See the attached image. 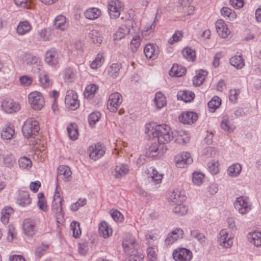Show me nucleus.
I'll return each instance as SVG.
<instances>
[{
  "label": "nucleus",
  "instance_id": "1",
  "mask_svg": "<svg viewBox=\"0 0 261 261\" xmlns=\"http://www.w3.org/2000/svg\"><path fill=\"white\" fill-rule=\"evenodd\" d=\"M145 132L150 138L152 137L153 138H156L160 144H165L170 142L175 136L172 132H170L169 126L166 124H147Z\"/></svg>",
  "mask_w": 261,
  "mask_h": 261
},
{
  "label": "nucleus",
  "instance_id": "2",
  "mask_svg": "<svg viewBox=\"0 0 261 261\" xmlns=\"http://www.w3.org/2000/svg\"><path fill=\"white\" fill-rule=\"evenodd\" d=\"M40 130L39 123L32 119H27L22 127L23 136L27 138H35Z\"/></svg>",
  "mask_w": 261,
  "mask_h": 261
},
{
  "label": "nucleus",
  "instance_id": "3",
  "mask_svg": "<svg viewBox=\"0 0 261 261\" xmlns=\"http://www.w3.org/2000/svg\"><path fill=\"white\" fill-rule=\"evenodd\" d=\"M63 199L60 197L59 193L56 191L51 204V211L55 214L57 220L64 218V213L62 208Z\"/></svg>",
  "mask_w": 261,
  "mask_h": 261
},
{
  "label": "nucleus",
  "instance_id": "4",
  "mask_svg": "<svg viewBox=\"0 0 261 261\" xmlns=\"http://www.w3.org/2000/svg\"><path fill=\"white\" fill-rule=\"evenodd\" d=\"M29 102L31 107L35 110H40L44 105V98L42 94L37 91L30 93L28 95Z\"/></svg>",
  "mask_w": 261,
  "mask_h": 261
},
{
  "label": "nucleus",
  "instance_id": "5",
  "mask_svg": "<svg viewBox=\"0 0 261 261\" xmlns=\"http://www.w3.org/2000/svg\"><path fill=\"white\" fill-rule=\"evenodd\" d=\"M65 103L67 108L71 110H75L80 107V101L78 95L74 91L69 90L66 92Z\"/></svg>",
  "mask_w": 261,
  "mask_h": 261
},
{
  "label": "nucleus",
  "instance_id": "6",
  "mask_svg": "<svg viewBox=\"0 0 261 261\" xmlns=\"http://www.w3.org/2000/svg\"><path fill=\"white\" fill-rule=\"evenodd\" d=\"M234 206L236 210L241 214L248 213L252 207V205L247 197H239L234 202Z\"/></svg>",
  "mask_w": 261,
  "mask_h": 261
},
{
  "label": "nucleus",
  "instance_id": "7",
  "mask_svg": "<svg viewBox=\"0 0 261 261\" xmlns=\"http://www.w3.org/2000/svg\"><path fill=\"white\" fill-rule=\"evenodd\" d=\"M172 255L176 261H190L193 256L192 252L186 248H178L174 250Z\"/></svg>",
  "mask_w": 261,
  "mask_h": 261
},
{
  "label": "nucleus",
  "instance_id": "8",
  "mask_svg": "<svg viewBox=\"0 0 261 261\" xmlns=\"http://www.w3.org/2000/svg\"><path fill=\"white\" fill-rule=\"evenodd\" d=\"M167 148L163 144L153 143L149 147L147 154L150 157L163 155L167 151Z\"/></svg>",
  "mask_w": 261,
  "mask_h": 261
},
{
  "label": "nucleus",
  "instance_id": "9",
  "mask_svg": "<svg viewBox=\"0 0 261 261\" xmlns=\"http://www.w3.org/2000/svg\"><path fill=\"white\" fill-rule=\"evenodd\" d=\"M123 9V4L119 0L111 1L108 5V11L111 18L116 19L120 16Z\"/></svg>",
  "mask_w": 261,
  "mask_h": 261
},
{
  "label": "nucleus",
  "instance_id": "10",
  "mask_svg": "<svg viewBox=\"0 0 261 261\" xmlns=\"http://www.w3.org/2000/svg\"><path fill=\"white\" fill-rule=\"evenodd\" d=\"M121 97V95L117 92L110 95L108 102V108L111 112H116L117 108L122 102Z\"/></svg>",
  "mask_w": 261,
  "mask_h": 261
},
{
  "label": "nucleus",
  "instance_id": "11",
  "mask_svg": "<svg viewBox=\"0 0 261 261\" xmlns=\"http://www.w3.org/2000/svg\"><path fill=\"white\" fill-rule=\"evenodd\" d=\"M174 160L178 168H184L185 165L190 164L193 162V159L188 152H184L180 154H177Z\"/></svg>",
  "mask_w": 261,
  "mask_h": 261
},
{
  "label": "nucleus",
  "instance_id": "12",
  "mask_svg": "<svg viewBox=\"0 0 261 261\" xmlns=\"http://www.w3.org/2000/svg\"><path fill=\"white\" fill-rule=\"evenodd\" d=\"M90 158L96 161L102 156L105 154V151L103 147L98 144L95 145L94 147L91 146L88 149Z\"/></svg>",
  "mask_w": 261,
  "mask_h": 261
},
{
  "label": "nucleus",
  "instance_id": "13",
  "mask_svg": "<svg viewBox=\"0 0 261 261\" xmlns=\"http://www.w3.org/2000/svg\"><path fill=\"white\" fill-rule=\"evenodd\" d=\"M220 237L218 238V242L219 244L225 248H228L232 244V240L231 237H228V233L226 229H222L220 233Z\"/></svg>",
  "mask_w": 261,
  "mask_h": 261
},
{
  "label": "nucleus",
  "instance_id": "14",
  "mask_svg": "<svg viewBox=\"0 0 261 261\" xmlns=\"http://www.w3.org/2000/svg\"><path fill=\"white\" fill-rule=\"evenodd\" d=\"M2 107L4 111L7 113H15L20 109L19 105L11 99L3 101L2 104Z\"/></svg>",
  "mask_w": 261,
  "mask_h": 261
},
{
  "label": "nucleus",
  "instance_id": "15",
  "mask_svg": "<svg viewBox=\"0 0 261 261\" xmlns=\"http://www.w3.org/2000/svg\"><path fill=\"white\" fill-rule=\"evenodd\" d=\"M144 52L147 58L155 59L159 53V47L156 44L149 43L145 46Z\"/></svg>",
  "mask_w": 261,
  "mask_h": 261
},
{
  "label": "nucleus",
  "instance_id": "16",
  "mask_svg": "<svg viewBox=\"0 0 261 261\" xmlns=\"http://www.w3.org/2000/svg\"><path fill=\"white\" fill-rule=\"evenodd\" d=\"M183 235L184 231L182 229L177 228L168 234L165 239V243L168 245L172 244L178 239L182 238Z\"/></svg>",
  "mask_w": 261,
  "mask_h": 261
},
{
  "label": "nucleus",
  "instance_id": "17",
  "mask_svg": "<svg viewBox=\"0 0 261 261\" xmlns=\"http://www.w3.org/2000/svg\"><path fill=\"white\" fill-rule=\"evenodd\" d=\"M198 119L197 115L193 112H187L181 114L179 117L180 122L184 124H192Z\"/></svg>",
  "mask_w": 261,
  "mask_h": 261
},
{
  "label": "nucleus",
  "instance_id": "18",
  "mask_svg": "<svg viewBox=\"0 0 261 261\" xmlns=\"http://www.w3.org/2000/svg\"><path fill=\"white\" fill-rule=\"evenodd\" d=\"M59 54L57 51L48 50L45 54V62L50 65H56L59 64Z\"/></svg>",
  "mask_w": 261,
  "mask_h": 261
},
{
  "label": "nucleus",
  "instance_id": "19",
  "mask_svg": "<svg viewBox=\"0 0 261 261\" xmlns=\"http://www.w3.org/2000/svg\"><path fill=\"white\" fill-rule=\"evenodd\" d=\"M35 222L31 219H26L23 223L24 233L28 237H32L35 234Z\"/></svg>",
  "mask_w": 261,
  "mask_h": 261
},
{
  "label": "nucleus",
  "instance_id": "20",
  "mask_svg": "<svg viewBox=\"0 0 261 261\" xmlns=\"http://www.w3.org/2000/svg\"><path fill=\"white\" fill-rule=\"evenodd\" d=\"M71 175V171L69 167L61 165L58 168V174L57 176V182L60 179H64L68 180Z\"/></svg>",
  "mask_w": 261,
  "mask_h": 261
},
{
  "label": "nucleus",
  "instance_id": "21",
  "mask_svg": "<svg viewBox=\"0 0 261 261\" xmlns=\"http://www.w3.org/2000/svg\"><path fill=\"white\" fill-rule=\"evenodd\" d=\"M54 24L56 29L63 31L67 30L69 27L66 17L63 15H59L56 17Z\"/></svg>",
  "mask_w": 261,
  "mask_h": 261
},
{
  "label": "nucleus",
  "instance_id": "22",
  "mask_svg": "<svg viewBox=\"0 0 261 261\" xmlns=\"http://www.w3.org/2000/svg\"><path fill=\"white\" fill-rule=\"evenodd\" d=\"M16 203L21 206H25L30 204L31 203V199L28 192L20 191L17 198Z\"/></svg>",
  "mask_w": 261,
  "mask_h": 261
},
{
  "label": "nucleus",
  "instance_id": "23",
  "mask_svg": "<svg viewBox=\"0 0 261 261\" xmlns=\"http://www.w3.org/2000/svg\"><path fill=\"white\" fill-rule=\"evenodd\" d=\"M77 71L73 67L69 66L63 72V77L65 82L71 83L76 78Z\"/></svg>",
  "mask_w": 261,
  "mask_h": 261
},
{
  "label": "nucleus",
  "instance_id": "24",
  "mask_svg": "<svg viewBox=\"0 0 261 261\" xmlns=\"http://www.w3.org/2000/svg\"><path fill=\"white\" fill-rule=\"evenodd\" d=\"M208 72L206 70H200L196 71V75L193 78V83L195 86H200L204 81Z\"/></svg>",
  "mask_w": 261,
  "mask_h": 261
},
{
  "label": "nucleus",
  "instance_id": "25",
  "mask_svg": "<svg viewBox=\"0 0 261 261\" xmlns=\"http://www.w3.org/2000/svg\"><path fill=\"white\" fill-rule=\"evenodd\" d=\"M195 97V94L190 91H180L177 94V97L178 100H183L185 102H190Z\"/></svg>",
  "mask_w": 261,
  "mask_h": 261
},
{
  "label": "nucleus",
  "instance_id": "26",
  "mask_svg": "<svg viewBox=\"0 0 261 261\" xmlns=\"http://www.w3.org/2000/svg\"><path fill=\"white\" fill-rule=\"evenodd\" d=\"M128 170L126 165H122L116 166L112 172V174L116 178H120L125 176L128 172Z\"/></svg>",
  "mask_w": 261,
  "mask_h": 261
},
{
  "label": "nucleus",
  "instance_id": "27",
  "mask_svg": "<svg viewBox=\"0 0 261 261\" xmlns=\"http://www.w3.org/2000/svg\"><path fill=\"white\" fill-rule=\"evenodd\" d=\"M22 63L28 65H32L33 64L38 65L40 63V61L38 57L30 54H26L22 58Z\"/></svg>",
  "mask_w": 261,
  "mask_h": 261
},
{
  "label": "nucleus",
  "instance_id": "28",
  "mask_svg": "<svg viewBox=\"0 0 261 261\" xmlns=\"http://www.w3.org/2000/svg\"><path fill=\"white\" fill-rule=\"evenodd\" d=\"M130 32V29L125 24L121 25L114 35V40H121Z\"/></svg>",
  "mask_w": 261,
  "mask_h": 261
},
{
  "label": "nucleus",
  "instance_id": "29",
  "mask_svg": "<svg viewBox=\"0 0 261 261\" xmlns=\"http://www.w3.org/2000/svg\"><path fill=\"white\" fill-rule=\"evenodd\" d=\"M32 27L27 21H21L17 25L16 31L19 35H23L31 30Z\"/></svg>",
  "mask_w": 261,
  "mask_h": 261
},
{
  "label": "nucleus",
  "instance_id": "30",
  "mask_svg": "<svg viewBox=\"0 0 261 261\" xmlns=\"http://www.w3.org/2000/svg\"><path fill=\"white\" fill-rule=\"evenodd\" d=\"M101 15V11L96 8H92L87 10L84 15L88 19L93 20L97 18Z\"/></svg>",
  "mask_w": 261,
  "mask_h": 261
},
{
  "label": "nucleus",
  "instance_id": "31",
  "mask_svg": "<svg viewBox=\"0 0 261 261\" xmlns=\"http://www.w3.org/2000/svg\"><path fill=\"white\" fill-rule=\"evenodd\" d=\"M169 199L172 202L177 204L184 201L185 200V196L184 194H181V192L174 191L170 193Z\"/></svg>",
  "mask_w": 261,
  "mask_h": 261
},
{
  "label": "nucleus",
  "instance_id": "32",
  "mask_svg": "<svg viewBox=\"0 0 261 261\" xmlns=\"http://www.w3.org/2000/svg\"><path fill=\"white\" fill-rule=\"evenodd\" d=\"M99 233L101 236L107 238L112 233L111 228L109 227L108 223L106 222H102L99 226Z\"/></svg>",
  "mask_w": 261,
  "mask_h": 261
},
{
  "label": "nucleus",
  "instance_id": "33",
  "mask_svg": "<svg viewBox=\"0 0 261 261\" xmlns=\"http://www.w3.org/2000/svg\"><path fill=\"white\" fill-rule=\"evenodd\" d=\"M186 71L185 66H172L169 74L170 76L180 77L185 74Z\"/></svg>",
  "mask_w": 261,
  "mask_h": 261
},
{
  "label": "nucleus",
  "instance_id": "34",
  "mask_svg": "<svg viewBox=\"0 0 261 261\" xmlns=\"http://www.w3.org/2000/svg\"><path fill=\"white\" fill-rule=\"evenodd\" d=\"M242 167L240 164L235 163L230 166L227 169L228 174L231 177H237L241 173Z\"/></svg>",
  "mask_w": 261,
  "mask_h": 261
},
{
  "label": "nucleus",
  "instance_id": "35",
  "mask_svg": "<svg viewBox=\"0 0 261 261\" xmlns=\"http://www.w3.org/2000/svg\"><path fill=\"white\" fill-rule=\"evenodd\" d=\"M15 134L14 129L10 126L3 127L1 132V138L3 140L11 139Z\"/></svg>",
  "mask_w": 261,
  "mask_h": 261
},
{
  "label": "nucleus",
  "instance_id": "36",
  "mask_svg": "<svg viewBox=\"0 0 261 261\" xmlns=\"http://www.w3.org/2000/svg\"><path fill=\"white\" fill-rule=\"evenodd\" d=\"M98 89V86L95 84H91L87 86L84 93V96L88 99L92 98Z\"/></svg>",
  "mask_w": 261,
  "mask_h": 261
},
{
  "label": "nucleus",
  "instance_id": "37",
  "mask_svg": "<svg viewBox=\"0 0 261 261\" xmlns=\"http://www.w3.org/2000/svg\"><path fill=\"white\" fill-rule=\"evenodd\" d=\"M154 101L158 109H161L166 105V97L161 92L155 94Z\"/></svg>",
  "mask_w": 261,
  "mask_h": 261
},
{
  "label": "nucleus",
  "instance_id": "38",
  "mask_svg": "<svg viewBox=\"0 0 261 261\" xmlns=\"http://www.w3.org/2000/svg\"><path fill=\"white\" fill-rule=\"evenodd\" d=\"M89 36L92 41L95 44H99L102 41V37L101 36L100 33L97 30H93L90 31L89 33Z\"/></svg>",
  "mask_w": 261,
  "mask_h": 261
},
{
  "label": "nucleus",
  "instance_id": "39",
  "mask_svg": "<svg viewBox=\"0 0 261 261\" xmlns=\"http://www.w3.org/2000/svg\"><path fill=\"white\" fill-rule=\"evenodd\" d=\"M68 134L69 138L72 140H75L78 137V129L75 123H71L67 128Z\"/></svg>",
  "mask_w": 261,
  "mask_h": 261
},
{
  "label": "nucleus",
  "instance_id": "40",
  "mask_svg": "<svg viewBox=\"0 0 261 261\" xmlns=\"http://www.w3.org/2000/svg\"><path fill=\"white\" fill-rule=\"evenodd\" d=\"M18 164L20 168L22 169L28 170L32 166V163L31 160L25 156L20 157L19 159Z\"/></svg>",
  "mask_w": 261,
  "mask_h": 261
},
{
  "label": "nucleus",
  "instance_id": "41",
  "mask_svg": "<svg viewBox=\"0 0 261 261\" xmlns=\"http://www.w3.org/2000/svg\"><path fill=\"white\" fill-rule=\"evenodd\" d=\"M122 247L126 253L128 254L133 253L136 250L135 242L134 240H131L129 242H123Z\"/></svg>",
  "mask_w": 261,
  "mask_h": 261
},
{
  "label": "nucleus",
  "instance_id": "42",
  "mask_svg": "<svg viewBox=\"0 0 261 261\" xmlns=\"http://www.w3.org/2000/svg\"><path fill=\"white\" fill-rule=\"evenodd\" d=\"M183 57L188 61H194L195 59V52L190 47L185 48L182 52Z\"/></svg>",
  "mask_w": 261,
  "mask_h": 261
},
{
  "label": "nucleus",
  "instance_id": "43",
  "mask_svg": "<svg viewBox=\"0 0 261 261\" xmlns=\"http://www.w3.org/2000/svg\"><path fill=\"white\" fill-rule=\"evenodd\" d=\"M4 165L8 168H12L16 163L14 156L12 154L6 155L3 159Z\"/></svg>",
  "mask_w": 261,
  "mask_h": 261
},
{
  "label": "nucleus",
  "instance_id": "44",
  "mask_svg": "<svg viewBox=\"0 0 261 261\" xmlns=\"http://www.w3.org/2000/svg\"><path fill=\"white\" fill-rule=\"evenodd\" d=\"M221 103V99L218 96H215L208 102L207 106L209 109L215 111L220 107Z\"/></svg>",
  "mask_w": 261,
  "mask_h": 261
},
{
  "label": "nucleus",
  "instance_id": "45",
  "mask_svg": "<svg viewBox=\"0 0 261 261\" xmlns=\"http://www.w3.org/2000/svg\"><path fill=\"white\" fill-rule=\"evenodd\" d=\"M250 237L252 239V242L254 245L259 247L261 246V233L259 232H252L249 234Z\"/></svg>",
  "mask_w": 261,
  "mask_h": 261
},
{
  "label": "nucleus",
  "instance_id": "46",
  "mask_svg": "<svg viewBox=\"0 0 261 261\" xmlns=\"http://www.w3.org/2000/svg\"><path fill=\"white\" fill-rule=\"evenodd\" d=\"M70 227L73 232V236L75 238H79L81 234L80 223L76 221H73L70 224Z\"/></svg>",
  "mask_w": 261,
  "mask_h": 261
},
{
  "label": "nucleus",
  "instance_id": "47",
  "mask_svg": "<svg viewBox=\"0 0 261 261\" xmlns=\"http://www.w3.org/2000/svg\"><path fill=\"white\" fill-rule=\"evenodd\" d=\"M191 235L193 238L196 239L200 244L204 243L206 242V238L205 236L198 230H192Z\"/></svg>",
  "mask_w": 261,
  "mask_h": 261
},
{
  "label": "nucleus",
  "instance_id": "48",
  "mask_svg": "<svg viewBox=\"0 0 261 261\" xmlns=\"http://www.w3.org/2000/svg\"><path fill=\"white\" fill-rule=\"evenodd\" d=\"M204 175L200 172H194L192 174V181L196 185H200L202 183Z\"/></svg>",
  "mask_w": 261,
  "mask_h": 261
},
{
  "label": "nucleus",
  "instance_id": "49",
  "mask_svg": "<svg viewBox=\"0 0 261 261\" xmlns=\"http://www.w3.org/2000/svg\"><path fill=\"white\" fill-rule=\"evenodd\" d=\"M101 116V114L98 112H93L91 113L88 117V121L90 126H93L98 121Z\"/></svg>",
  "mask_w": 261,
  "mask_h": 261
},
{
  "label": "nucleus",
  "instance_id": "50",
  "mask_svg": "<svg viewBox=\"0 0 261 261\" xmlns=\"http://www.w3.org/2000/svg\"><path fill=\"white\" fill-rule=\"evenodd\" d=\"M173 210L177 215L183 216L186 214L188 209L186 205L178 203H177V205L173 208Z\"/></svg>",
  "mask_w": 261,
  "mask_h": 261
},
{
  "label": "nucleus",
  "instance_id": "51",
  "mask_svg": "<svg viewBox=\"0 0 261 261\" xmlns=\"http://www.w3.org/2000/svg\"><path fill=\"white\" fill-rule=\"evenodd\" d=\"M140 37L138 35L135 36L132 39L130 47L133 52H135L137 50L138 48L140 45Z\"/></svg>",
  "mask_w": 261,
  "mask_h": 261
},
{
  "label": "nucleus",
  "instance_id": "52",
  "mask_svg": "<svg viewBox=\"0 0 261 261\" xmlns=\"http://www.w3.org/2000/svg\"><path fill=\"white\" fill-rule=\"evenodd\" d=\"M230 65H245L244 60L241 55H236L230 59Z\"/></svg>",
  "mask_w": 261,
  "mask_h": 261
},
{
  "label": "nucleus",
  "instance_id": "53",
  "mask_svg": "<svg viewBox=\"0 0 261 261\" xmlns=\"http://www.w3.org/2000/svg\"><path fill=\"white\" fill-rule=\"evenodd\" d=\"M220 127L222 129L225 131L229 132L232 130L230 128L229 117L228 116L226 115L223 117L220 123Z\"/></svg>",
  "mask_w": 261,
  "mask_h": 261
},
{
  "label": "nucleus",
  "instance_id": "54",
  "mask_svg": "<svg viewBox=\"0 0 261 261\" xmlns=\"http://www.w3.org/2000/svg\"><path fill=\"white\" fill-rule=\"evenodd\" d=\"M40 83L44 88H48L50 86V81L49 77L46 73H41L39 76Z\"/></svg>",
  "mask_w": 261,
  "mask_h": 261
},
{
  "label": "nucleus",
  "instance_id": "55",
  "mask_svg": "<svg viewBox=\"0 0 261 261\" xmlns=\"http://www.w3.org/2000/svg\"><path fill=\"white\" fill-rule=\"evenodd\" d=\"M208 169L212 174H216L219 172L218 161H212L208 164Z\"/></svg>",
  "mask_w": 261,
  "mask_h": 261
},
{
  "label": "nucleus",
  "instance_id": "56",
  "mask_svg": "<svg viewBox=\"0 0 261 261\" xmlns=\"http://www.w3.org/2000/svg\"><path fill=\"white\" fill-rule=\"evenodd\" d=\"M17 6H19L23 8H31V0H14Z\"/></svg>",
  "mask_w": 261,
  "mask_h": 261
},
{
  "label": "nucleus",
  "instance_id": "57",
  "mask_svg": "<svg viewBox=\"0 0 261 261\" xmlns=\"http://www.w3.org/2000/svg\"><path fill=\"white\" fill-rule=\"evenodd\" d=\"M177 137L176 139V141L179 143H186L188 141L187 134L185 132H179L177 133Z\"/></svg>",
  "mask_w": 261,
  "mask_h": 261
},
{
  "label": "nucleus",
  "instance_id": "58",
  "mask_svg": "<svg viewBox=\"0 0 261 261\" xmlns=\"http://www.w3.org/2000/svg\"><path fill=\"white\" fill-rule=\"evenodd\" d=\"M222 15L228 18H233L235 16L234 12L227 7H223L221 10Z\"/></svg>",
  "mask_w": 261,
  "mask_h": 261
},
{
  "label": "nucleus",
  "instance_id": "59",
  "mask_svg": "<svg viewBox=\"0 0 261 261\" xmlns=\"http://www.w3.org/2000/svg\"><path fill=\"white\" fill-rule=\"evenodd\" d=\"M89 249L88 243L83 242L79 243V251L81 255H85Z\"/></svg>",
  "mask_w": 261,
  "mask_h": 261
},
{
  "label": "nucleus",
  "instance_id": "60",
  "mask_svg": "<svg viewBox=\"0 0 261 261\" xmlns=\"http://www.w3.org/2000/svg\"><path fill=\"white\" fill-rule=\"evenodd\" d=\"M182 37V34L181 32L177 31L173 35L171 38L169 40V43L171 44H173L175 42L179 41Z\"/></svg>",
  "mask_w": 261,
  "mask_h": 261
},
{
  "label": "nucleus",
  "instance_id": "61",
  "mask_svg": "<svg viewBox=\"0 0 261 261\" xmlns=\"http://www.w3.org/2000/svg\"><path fill=\"white\" fill-rule=\"evenodd\" d=\"M104 57L102 54H98L90 65H100L104 63Z\"/></svg>",
  "mask_w": 261,
  "mask_h": 261
},
{
  "label": "nucleus",
  "instance_id": "62",
  "mask_svg": "<svg viewBox=\"0 0 261 261\" xmlns=\"http://www.w3.org/2000/svg\"><path fill=\"white\" fill-rule=\"evenodd\" d=\"M119 70V66H109L108 69V71L110 76L113 78H115L118 75Z\"/></svg>",
  "mask_w": 261,
  "mask_h": 261
},
{
  "label": "nucleus",
  "instance_id": "63",
  "mask_svg": "<svg viewBox=\"0 0 261 261\" xmlns=\"http://www.w3.org/2000/svg\"><path fill=\"white\" fill-rule=\"evenodd\" d=\"M152 175L151 176L152 179L155 184H158L160 183L162 179L163 176L162 174H159L157 170L155 169H152Z\"/></svg>",
  "mask_w": 261,
  "mask_h": 261
},
{
  "label": "nucleus",
  "instance_id": "64",
  "mask_svg": "<svg viewBox=\"0 0 261 261\" xmlns=\"http://www.w3.org/2000/svg\"><path fill=\"white\" fill-rule=\"evenodd\" d=\"M216 30L219 35L223 38H226L230 33V31L227 28V27H225V28L223 27Z\"/></svg>",
  "mask_w": 261,
  "mask_h": 261
}]
</instances>
